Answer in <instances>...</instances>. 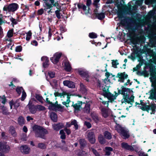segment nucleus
<instances>
[{"label":"nucleus","instance_id":"obj_60","mask_svg":"<svg viewBox=\"0 0 156 156\" xmlns=\"http://www.w3.org/2000/svg\"><path fill=\"white\" fill-rule=\"evenodd\" d=\"M48 74L50 77L52 78L55 77V73L54 72L49 71L48 72Z\"/></svg>","mask_w":156,"mask_h":156},{"label":"nucleus","instance_id":"obj_34","mask_svg":"<svg viewBox=\"0 0 156 156\" xmlns=\"http://www.w3.org/2000/svg\"><path fill=\"white\" fill-rule=\"evenodd\" d=\"M102 115L105 118H106L108 116V111L107 109L104 108H103L101 110Z\"/></svg>","mask_w":156,"mask_h":156},{"label":"nucleus","instance_id":"obj_14","mask_svg":"<svg viewBox=\"0 0 156 156\" xmlns=\"http://www.w3.org/2000/svg\"><path fill=\"white\" fill-rule=\"evenodd\" d=\"M105 97L107 98L109 100V101H108L107 103V106L108 105V102H109L111 103H112L113 101H114V100L115 99H116L115 97L114 96V95L112 94L111 92H108L107 94H106L105 96H104Z\"/></svg>","mask_w":156,"mask_h":156},{"label":"nucleus","instance_id":"obj_31","mask_svg":"<svg viewBox=\"0 0 156 156\" xmlns=\"http://www.w3.org/2000/svg\"><path fill=\"white\" fill-rule=\"evenodd\" d=\"M79 144L80 146V148L81 149H84L86 146L87 142L84 139H80L79 140Z\"/></svg>","mask_w":156,"mask_h":156},{"label":"nucleus","instance_id":"obj_48","mask_svg":"<svg viewBox=\"0 0 156 156\" xmlns=\"http://www.w3.org/2000/svg\"><path fill=\"white\" fill-rule=\"evenodd\" d=\"M112 66L114 68H117V66L119 64L118 60H112Z\"/></svg>","mask_w":156,"mask_h":156},{"label":"nucleus","instance_id":"obj_16","mask_svg":"<svg viewBox=\"0 0 156 156\" xmlns=\"http://www.w3.org/2000/svg\"><path fill=\"white\" fill-rule=\"evenodd\" d=\"M18 8V4L16 3H12L9 5L8 6V8L9 9V12H14Z\"/></svg>","mask_w":156,"mask_h":156},{"label":"nucleus","instance_id":"obj_50","mask_svg":"<svg viewBox=\"0 0 156 156\" xmlns=\"http://www.w3.org/2000/svg\"><path fill=\"white\" fill-rule=\"evenodd\" d=\"M32 35V33L31 30L29 31L27 33V36L26 38V40L27 41H29L31 38Z\"/></svg>","mask_w":156,"mask_h":156},{"label":"nucleus","instance_id":"obj_9","mask_svg":"<svg viewBox=\"0 0 156 156\" xmlns=\"http://www.w3.org/2000/svg\"><path fill=\"white\" fill-rule=\"evenodd\" d=\"M78 72L79 75H80L83 79L87 82H88L89 81V78H90V76L89 75L88 72L84 71L83 70H79L78 71Z\"/></svg>","mask_w":156,"mask_h":156},{"label":"nucleus","instance_id":"obj_49","mask_svg":"<svg viewBox=\"0 0 156 156\" xmlns=\"http://www.w3.org/2000/svg\"><path fill=\"white\" fill-rule=\"evenodd\" d=\"M13 29L12 28L11 29L9 30L8 31L7 34V36L9 38H11L13 36Z\"/></svg>","mask_w":156,"mask_h":156},{"label":"nucleus","instance_id":"obj_13","mask_svg":"<svg viewBox=\"0 0 156 156\" xmlns=\"http://www.w3.org/2000/svg\"><path fill=\"white\" fill-rule=\"evenodd\" d=\"M29 110L30 113L32 114H35L37 111L36 105L32 104V102L30 101L28 104Z\"/></svg>","mask_w":156,"mask_h":156},{"label":"nucleus","instance_id":"obj_23","mask_svg":"<svg viewBox=\"0 0 156 156\" xmlns=\"http://www.w3.org/2000/svg\"><path fill=\"white\" fill-rule=\"evenodd\" d=\"M91 117L96 123H98L99 121V119L98 117V115L95 112L91 113L90 114Z\"/></svg>","mask_w":156,"mask_h":156},{"label":"nucleus","instance_id":"obj_58","mask_svg":"<svg viewBox=\"0 0 156 156\" xmlns=\"http://www.w3.org/2000/svg\"><path fill=\"white\" fill-rule=\"evenodd\" d=\"M140 73L141 75H143L145 77H148L149 74L148 72L146 70L141 72Z\"/></svg>","mask_w":156,"mask_h":156},{"label":"nucleus","instance_id":"obj_33","mask_svg":"<svg viewBox=\"0 0 156 156\" xmlns=\"http://www.w3.org/2000/svg\"><path fill=\"white\" fill-rule=\"evenodd\" d=\"M140 108L143 111H146L149 112V111L150 110V105H147L146 103L143 105L142 107H140Z\"/></svg>","mask_w":156,"mask_h":156},{"label":"nucleus","instance_id":"obj_3","mask_svg":"<svg viewBox=\"0 0 156 156\" xmlns=\"http://www.w3.org/2000/svg\"><path fill=\"white\" fill-rule=\"evenodd\" d=\"M64 106H62L60 104H58L57 101H56L55 103L51 102V105L48 107V109L50 110L56 111L57 110L60 111V109H63Z\"/></svg>","mask_w":156,"mask_h":156},{"label":"nucleus","instance_id":"obj_4","mask_svg":"<svg viewBox=\"0 0 156 156\" xmlns=\"http://www.w3.org/2000/svg\"><path fill=\"white\" fill-rule=\"evenodd\" d=\"M122 95H123L124 99V101L122 102V103L126 102L128 104H130L131 105H132V103L131 102H134V97L133 95H131L130 98H129V94H127V93H126V92H123V94Z\"/></svg>","mask_w":156,"mask_h":156},{"label":"nucleus","instance_id":"obj_39","mask_svg":"<svg viewBox=\"0 0 156 156\" xmlns=\"http://www.w3.org/2000/svg\"><path fill=\"white\" fill-rule=\"evenodd\" d=\"M81 91L82 93L85 94L87 93V89L83 83H81L80 84Z\"/></svg>","mask_w":156,"mask_h":156},{"label":"nucleus","instance_id":"obj_41","mask_svg":"<svg viewBox=\"0 0 156 156\" xmlns=\"http://www.w3.org/2000/svg\"><path fill=\"white\" fill-rule=\"evenodd\" d=\"M35 97L36 99L41 103L43 104V101H42L43 98L41 96L38 94H36Z\"/></svg>","mask_w":156,"mask_h":156},{"label":"nucleus","instance_id":"obj_57","mask_svg":"<svg viewBox=\"0 0 156 156\" xmlns=\"http://www.w3.org/2000/svg\"><path fill=\"white\" fill-rule=\"evenodd\" d=\"M22 50V47L21 45L17 46L16 47L15 51L16 52H20Z\"/></svg>","mask_w":156,"mask_h":156},{"label":"nucleus","instance_id":"obj_19","mask_svg":"<svg viewBox=\"0 0 156 156\" xmlns=\"http://www.w3.org/2000/svg\"><path fill=\"white\" fill-rule=\"evenodd\" d=\"M30 148L27 145H23L20 147L21 152L25 154H28L29 153Z\"/></svg>","mask_w":156,"mask_h":156},{"label":"nucleus","instance_id":"obj_63","mask_svg":"<svg viewBox=\"0 0 156 156\" xmlns=\"http://www.w3.org/2000/svg\"><path fill=\"white\" fill-rule=\"evenodd\" d=\"M7 23L8 24H9L10 22H7V21H6L5 20H3L2 18L0 17V26L2 24V23Z\"/></svg>","mask_w":156,"mask_h":156},{"label":"nucleus","instance_id":"obj_40","mask_svg":"<svg viewBox=\"0 0 156 156\" xmlns=\"http://www.w3.org/2000/svg\"><path fill=\"white\" fill-rule=\"evenodd\" d=\"M115 129L118 133H120L124 128L122 127L119 124H117L115 127Z\"/></svg>","mask_w":156,"mask_h":156},{"label":"nucleus","instance_id":"obj_15","mask_svg":"<svg viewBox=\"0 0 156 156\" xmlns=\"http://www.w3.org/2000/svg\"><path fill=\"white\" fill-rule=\"evenodd\" d=\"M41 61L43 62V67L44 68H47L49 65V58L46 56H43L41 58Z\"/></svg>","mask_w":156,"mask_h":156},{"label":"nucleus","instance_id":"obj_54","mask_svg":"<svg viewBox=\"0 0 156 156\" xmlns=\"http://www.w3.org/2000/svg\"><path fill=\"white\" fill-rule=\"evenodd\" d=\"M62 10H56L55 11V14L56 17L58 19H60L61 18L60 12Z\"/></svg>","mask_w":156,"mask_h":156},{"label":"nucleus","instance_id":"obj_46","mask_svg":"<svg viewBox=\"0 0 156 156\" xmlns=\"http://www.w3.org/2000/svg\"><path fill=\"white\" fill-rule=\"evenodd\" d=\"M45 8L44 10L46 11L48 9H52L53 6H52L51 4H50L48 2H45Z\"/></svg>","mask_w":156,"mask_h":156},{"label":"nucleus","instance_id":"obj_55","mask_svg":"<svg viewBox=\"0 0 156 156\" xmlns=\"http://www.w3.org/2000/svg\"><path fill=\"white\" fill-rule=\"evenodd\" d=\"M22 90H23V91L24 90L23 88L22 87H17L16 89V91L17 92L18 94L20 95L21 93Z\"/></svg>","mask_w":156,"mask_h":156},{"label":"nucleus","instance_id":"obj_11","mask_svg":"<svg viewBox=\"0 0 156 156\" xmlns=\"http://www.w3.org/2000/svg\"><path fill=\"white\" fill-rule=\"evenodd\" d=\"M128 77V75L125 72L122 73H119L116 76V77L119 78L118 81L121 83H124L125 80Z\"/></svg>","mask_w":156,"mask_h":156},{"label":"nucleus","instance_id":"obj_5","mask_svg":"<svg viewBox=\"0 0 156 156\" xmlns=\"http://www.w3.org/2000/svg\"><path fill=\"white\" fill-rule=\"evenodd\" d=\"M134 38L131 39V42L133 45H136L138 44V43H144V37L143 36H140L139 37H136L134 36Z\"/></svg>","mask_w":156,"mask_h":156},{"label":"nucleus","instance_id":"obj_32","mask_svg":"<svg viewBox=\"0 0 156 156\" xmlns=\"http://www.w3.org/2000/svg\"><path fill=\"white\" fill-rule=\"evenodd\" d=\"M104 135L105 138L109 140L112 139V136L111 133L108 131H105L104 133Z\"/></svg>","mask_w":156,"mask_h":156},{"label":"nucleus","instance_id":"obj_37","mask_svg":"<svg viewBox=\"0 0 156 156\" xmlns=\"http://www.w3.org/2000/svg\"><path fill=\"white\" fill-rule=\"evenodd\" d=\"M18 124L21 126L23 125L25 123V119L22 116H20L18 119Z\"/></svg>","mask_w":156,"mask_h":156},{"label":"nucleus","instance_id":"obj_61","mask_svg":"<svg viewBox=\"0 0 156 156\" xmlns=\"http://www.w3.org/2000/svg\"><path fill=\"white\" fill-rule=\"evenodd\" d=\"M27 96V94L25 92L24 90L22 92V95L21 96V100L22 101H23L25 99Z\"/></svg>","mask_w":156,"mask_h":156},{"label":"nucleus","instance_id":"obj_45","mask_svg":"<svg viewBox=\"0 0 156 156\" xmlns=\"http://www.w3.org/2000/svg\"><path fill=\"white\" fill-rule=\"evenodd\" d=\"M37 110L39 111H44L46 109V108L44 106L41 105H36Z\"/></svg>","mask_w":156,"mask_h":156},{"label":"nucleus","instance_id":"obj_12","mask_svg":"<svg viewBox=\"0 0 156 156\" xmlns=\"http://www.w3.org/2000/svg\"><path fill=\"white\" fill-rule=\"evenodd\" d=\"M73 125L74 126V128L76 130L78 129L79 126L77 123V122L75 119H74L71 121V123L67 122L65 128H67L71 127V125Z\"/></svg>","mask_w":156,"mask_h":156},{"label":"nucleus","instance_id":"obj_25","mask_svg":"<svg viewBox=\"0 0 156 156\" xmlns=\"http://www.w3.org/2000/svg\"><path fill=\"white\" fill-rule=\"evenodd\" d=\"M113 151L112 147H106L105 148L104 151L105 152V155L109 156L111 154V152Z\"/></svg>","mask_w":156,"mask_h":156},{"label":"nucleus","instance_id":"obj_8","mask_svg":"<svg viewBox=\"0 0 156 156\" xmlns=\"http://www.w3.org/2000/svg\"><path fill=\"white\" fill-rule=\"evenodd\" d=\"M87 137L90 143L92 144H94L95 142V136L94 132L92 131H90L87 134Z\"/></svg>","mask_w":156,"mask_h":156},{"label":"nucleus","instance_id":"obj_53","mask_svg":"<svg viewBox=\"0 0 156 156\" xmlns=\"http://www.w3.org/2000/svg\"><path fill=\"white\" fill-rule=\"evenodd\" d=\"M89 37L91 38H95L97 37V35L95 33L92 32L89 34Z\"/></svg>","mask_w":156,"mask_h":156},{"label":"nucleus","instance_id":"obj_35","mask_svg":"<svg viewBox=\"0 0 156 156\" xmlns=\"http://www.w3.org/2000/svg\"><path fill=\"white\" fill-rule=\"evenodd\" d=\"M108 87L106 85H104V86H102L101 87L102 90L103 92V93L102 94H101V95L103 96H105L109 92L108 88L107 89H106V87Z\"/></svg>","mask_w":156,"mask_h":156},{"label":"nucleus","instance_id":"obj_42","mask_svg":"<svg viewBox=\"0 0 156 156\" xmlns=\"http://www.w3.org/2000/svg\"><path fill=\"white\" fill-rule=\"evenodd\" d=\"M99 142L101 144H104L106 142V140L103 136H99L98 137Z\"/></svg>","mask_w":156,"mask_h":156},{"label":"nucleus","instance_id":"obj_29","mask_svg":"<svg viewBox=\"0 0 156 156\" xmlns=\"http://www.w3.org/2000/svg\"><path fill=\"white\" fill-rule=\"evenodd\" d=\"M0 109L2 110V112L3 115H7L9 114V113L8 112L7 108L5 106H0Z\"/></svg>","mask_w":156,"mask_h":156},{"label":"nucleus","instance_id":"obj_52","mask_svg":"<svg viewBox=\"0 0 156 156\" xmlns=\"http://www.w3.org/2000/svg\"><path fill=\"white\" fill-rule=\"evenodd\" d=\"M2 100V103L3 104H5L7 101L5 95H3L2 96H0V101H1Z\"/></svg>","mask_w":156,"mask_h":156},{"label":"nucleus","instance_id":"obj_62","mask_svg":"<svg viewBox=\"0 0 156 156\" xmlns=\"http://www.w3.org/2000/svg\"><path fill=\"white\" fill-rule=\"evenodd\" d=\"M21 7L23 8V10H26V11L29 10V7L27 5H24L23 4H21Z\"/></svg>","mask_w":156,"mask_h":156},{"label":"nucleus","instance_id":"obj_17","mask_svg":"<svg viewBox=\"0 0 156 156\" xmlns=\"http://www.w3.org/2000/svg\"><path fill=\"white\" fill-rule=\"evenodd\" d=\"M52 126L54 130L56 131H58L65 127L64 125L62 122L54 124L52 125Z\"/></svg>","mask_w":156,"mask_h":156},{"label":"nucleus","instance_id":"obj_6","mask_svg":"<svg viewBox=\"0 0 156 156\" xmlns=\"http://www.w3.org/2000/svg\"><path fill=\"white\" fill-rule=\"evenodd\" d=\"M10 148L9 146L5 142H0V151H2L5 153H8Z\"/></svg>","mask_w":156,"mask_h":156},{"label":"nucleus","instance_id":"obj_2","mask_svg":"<svg viewBox=\"0 0 156 156\" xmlns=\"http://www.w3.org/2000/svg\"><path fill=\"white\" fill-rule=\"evenodd\" d=\"M132 19L130 17L125 16L123 19L121 20V24L123 26H126L127 29L129 30L134 31L136 29L129 23V22H132Z\"/></svg>","mask_w":156,"mask_h":156},{"label":"nucleus","instance_id":"obj_56","mask_svg":"<svg viewBox=\"0 0 156 156\" xmlns=\"http://www.w3.org/2000/svg\"><path fill=\"white\" fill-rule=\"evenodd\" d=\"M92 151L95 156H101V154L94 148L92 149Z\"/></svg>","mask_w":156,"mask_h":156},{"label":"nucleus","instance_id":"obj_1","mask_svg":"<svg viewBox=\"0 0 156 156\" xmlns=\"http://www.w3.org/2000/svg\"><path fill=\"white\" fill-rule=\"evenodd\" d=\"M33 130L34 132L36 137H40L43 139H45V135L48 133L46 129L40 126L35 125L32 127Z\"/></svg>","mask_w":156,"mask_h":156},{"label":"nucleus","instance_id":"obj_22","mask_svg":"<svg viewBox=\"0 0 156 156\" xmlns=\"http://www.w3.org/2000/svg\"><path fill=\"white\" fill-rule=\"evenodd\" d=\"M120 133L123 137L124 139H128L130 136L129 131L125 129V128L123 130H122V131Z\"/></svg>","mask_w":156,"mask_h":156},{"label":"nucleus","instance_id":"obj_30","mask_svg":"<svg viewBox=\"0 0 156 156\" xmlns=\"http://www.w3.org/2000/svg\"><path fill=\"white\" fill-rule=\"evenodd\" d=\"M9 132L11 135L14 137L17 136V133L15 130V127L13 126H11L9 127Z\"/></svg>","mask_w":156,"mask_h":156},{"label":"nucleus","instance_id":"obj_26","mask_svg":"<svg viewBox=\"0 0 156 156\" xmlns=\"http://www.w3.org/2000/svg\"><path fill=\"white\" fill-rule=\"evenodd\" d=\"M85 106L84 107L83 112L84 113L88 114L90 112V105L89 104L85 103Z\"/></svg>","mask_w":156,"mask_h":156},{"label":"nucleus","instance_id":"obj_38","mask_svg":"<svg viewBox=\"0 0 156 156\" xmlns=\"http://www.w3.org/2000/svg\"><path fill=\"white\" fill-rule=\"evenodd\" d=\"M121 89H122V91L123 93L126 92V93L128 92L130 93L131 92H133L132 90V89H133V88L131 89L129 88L124 87V86H122Z\"/></svg>","mask_w":156,"mask_h":156},{"label":"nucleus","instance_id":"obj_43","mask_svg":"<svg viewBox=\"0 0 156 156\" xmlns=\"http://www.w3.org/2000/svg\"><path fill=\"white\" fill-rule=\"evenodd\" d=\"M37 147L42 149H44L46 148V145L44 143H39L38 144Z\"/></svg>","mask_w":156,"mask_h":156},{"label":"nucleus","instance_id":"obj_44","mask_svg":"<svg viewBox=\"0 0 156 156\" xmlns=\"http://www.w3.org/2000/svg\"><path fill=\"white\" fill-rule=\"evenodd\" d=\"M59 133L61 135L60 138L62 140H65L66 138V136L63 129L60 131Z\"/></svg>","mask_w":156,"mask_h":156},{"label":"nucleus","instance_id":"obj_7","mask_svg":"<svg viewBox=\"0 0 156 156\" xmlns=\"http://www.w3.org/2000/svg\"><path fill=\"white\" fill-rule=\"evenodd\" d=\"M62 55V53L61 52L55 53L54 54L53 57L50 58V60L53 63L57 64L58 62Z\"/></svg>","mask_w":156,"mask_h":156},{"label":"nucleus","instance_id":"obj_51","mask_svg":"<svg viewBox=\"0 0 156 156\" xmlns=\"http://www.w3.org/2000/svg\"><path fill=\"white\" fill-rule=\"evenodd\" d=\"M9 20L11 21V24L12 25L13 27H14V25H16L17 24V20L15 18H13L12 17H10L9 18Z\"/></svg>","mask_w":156,"mask_h":156},{"label":"nucleus","instance_id":"obj_20","mask_svg":"<svg viewBox=\"0 0 156 156\" xmlns=\"http://www.w3.org/2000/svg\"><path fill=\"white\" fill-rule=\"evenodd\" d=\"M122 147L126 150L133 151L134 149L133 147L132 146L129 145L127 143H122L121 144Z\"/></svg>","mask_w":156,"mask_h":156},{"label":"nucleus","instance_id":"obj_10","mask_svg":"<svg viewBox=\"0 0 156 156\" xmlns=\"http://www.w3.org/2000/svg\"><path fill=\"white\" fill-rule=\"evenodd\" d=\"M149 72L150 73L151 77L150 79L151 80H153L156 82V70L154 66L149 67Z\"/></svg>","mask_w":156,"mask_h":156},{"label":"nucleus","instance_id":"obj_18","mask_svg":"<svg viewBox=\"0 0 156 156\" xmlns=\"http://www.w3.org/2000/svg\"><path fill=\"white\" fill-rule=\"evenodd\" d=\"M63 84L69 88H74L75 87L74 82L70 80H66L63 81Z\"/></svg>","mask_w":156,"mask_h":156},{"label":"nucleus","instance_id":"obj_24","mask_svg":"<svg viewBox=\"0 0 156 156\" xmlns=\"http://www.w3.org/2000/svg\"><path fill=\"white\" fill-rule=\"evenodd\" d=\"M50 118L54 122H56L58 120V117L57 114L55 112H51L50 114Z\"/></svg>","mask_w":156,"mask_h":156},{"label":"nucleus","instance_id":"obj_47","mask_svg":"<svg viewBox=\"0 0 156 156\" xmlns=\"http://www.w3.org/2000/svg\"><path fill=\"white\" fill-rule=\"evenodd\" d=\"M118 90V93H116V91H115L114 93H115V95H114V96L115 99H116V97L119 95L122 94H123V92L122 91V89H121V90H120L119 89V88H117Z\"/></svg>","mask_w":156,"mask_h":156},{"label":"nucleus","instance_id":"obj_21","mask_svg":"<svg viewBox=\"0 0 156 156\" xmlns=\"http://www.w3.org/2000/svg\"><path fill=\"white\" fill-rule=\"evenodd\" d=\"M84 104L85 102H83L82 101H78L77 103L73 105V106L74 108V110L76 111H79L80 108H82L81 106L83 104Z\"/></svg>","mask_w":156,"mask_h":156},{"label":"nucleus","instance_id":"obj_59","mask_svg":"<svg viewBox=\"0 0 156 156\" xmlns=\"http://www.w3.org/2000/svg\"><path fill=\"white\" fill-rule=\"evenodd\" d=\"M86 154V152L82 150L80 151L78 153V155L80 156H85Z\"/></svg>","mask_w":156,"mask_h":156},{"label":"nucleus","instance_id":"obj_28","mask_svg":"<svg viewBox=\"0 0 156 156\" xmlns=\"http://www.w3.org/2000/svg\"><path fill=\"white\" fill-rule=\"evenodd\" d=\"M105 17V13L104 12H101L97 14L95 17L93 18L94 19L97 18L100 20H102Z\"/></svg>","mask_w":156,"mask_h":156},{"label":"nucleus","instance_id":"obj_27","mask_svg":"<svg viewBox=\"0 0 156 156\" xmlns=\"http://www.w3.org/2000/svg\"><path fill=\"white\" fill-rule=\"evenodd\" d=\"M65 69L67 72H70L72 68L69 61L66 62L65 63Z\"/></svg>","mask_w":156,"mask_h":156},{"label":"nucleus","instance_id":"obj_64","mask_svg":"<svg viewBox=\"0 0 156 156\" xmlns=\"http://www.w3.org/2000/svg\"><path fill=\"white\" fill-rule=\"evenodd\" d=\"M84 125H86L87 127L89 129L91 127V124L89 122L85 121L84 122Z\"/></svg>","mask_w":156,"mask_h":156},{"label":"nucleus","instance_id":"obj_36","mask_svg":"<svg viewBox=\"0 0 156 156\" xmlns=\"http://www.w3.org/2000/svg\"><path fill=\"white\" fill-rule=\"evenodd\" d=\"M150 98L151 99H156V90L152 89L151 91Z\"/></svg>","mask_w":156,"mask_h":156}]
</instances>
